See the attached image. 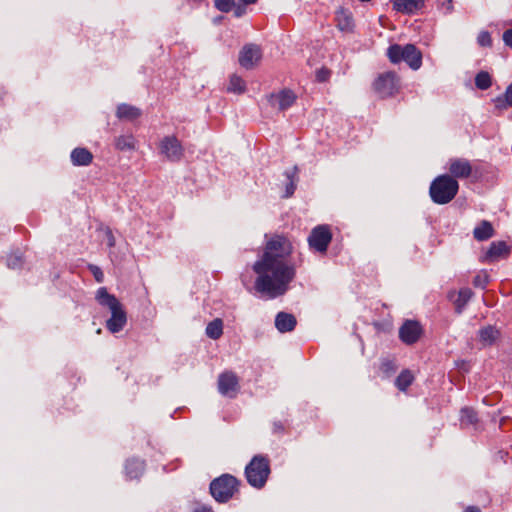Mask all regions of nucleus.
<instances>
[{
  "label": "nucleus",
  "mask_w": 512,
  "mask_h": 512,
  "mask_svg": "<svg viewBox=\"0 0 512 512\" xmlns=\"http://www.w3.org/2000/svg\"><path fill=\"white\" fill-rule=\"evenodd\" d=\"M459 184L456 179L448 174L436 177L429 188L432 201L436 204H447L457 195Z\"/></svg>",
  "instance_id": "nucleus-3"
},
{
  "label": "nucleus",
  "mask_w": 512,
  "mask_h": 512,
  "mask_svg": "<svg viewBox=\"0 0 512 512\" xmlns=\"http://www.w3.org/2000/svg\"><path fill=\"white\" fill-rule=\"evenodd\" d=\"M450 176L455 178H468L472 173V166L467 159L453 158L449 160L448 166Z\"/></svg>",
  "instance_id": "nucleus-14"
},
{
  "label": "nucleus",
  "mask_w": 512,
  "mask_h": 512,
  "mask_svg": "<svg viewBox=\"0 0 512 512\" xmlns=\"http://www.w3.org/2000/svg\"><path fill=\"white\" fill-rule=\"evenodd\" d=\"M335 20L340 31L349 33L354 29V21L351 12L340 8L336 12Z\"/></svg>",
  "instance_id": "nucleus-17"
},
{
  "label": "nucleus",
  "mask_w": 512,
  "mask_h": 512,
  "mask_svg": "<svg viewBox=\"0 0 512 512\" xmlns=\"http://www.w3.org/2000/svg\"><path fill=\"white\" fill-rule=\"evenodd\" d=\"M477 43L482 47H490L492 38L488 31H481L477 36Z\"/></svg>",
  "instance_id": "nucleus-34"
},
{
  "label": "nucleus",
  "mask_w": 512,
  "mask_h": 512,
  "mask_svg": "<svg viewBox=\"0 0 512 512\" xmlns=\"http://www.w3.org/2000/svg\"><path fill=\"white\" fill-rule=\"evenodd\" d=\"M195 512H213L211 508L208 507H201L199 509H196Z\"/></svg>",
  "instance_id": "nucleus-43"
},
{
  "label": "nucleus",
  "mask_w": 512,
  "mask_h": 512,
  "mask_svg": "<svg viewBox=\"0 0 512 512\" xmlns=\"http://www.w3.org/2000/svg\"><path fill=\"white\" fill-rule=\"evenodd\" d=\"M472 295L473 292L469 288H463L458 292L457 298L454 300L455 310L458 314L462 313Z\"/></svg>",
  "instance_id": "nucleus-24"
},
{
  "label": "nucleus",
  "mask_w": 512,
  "mask_h": 512,
  "mask_svg": "<svg viewBox=\"0 0 512 512\" xmlns=\"http://www.w3.org/2000/svg\"><path fill=\"white\" fill-rule=\"evenodd\" d=\"M205 332L210 339H219L223 334V321L220 318H216L209 322Z\"/></svg>",
  "instance_id": "nucleus-25"
},
{
  "label": "nucleus",
  "mask_w": 512,
  "mask_h": 512,
  "mask_svg": "<svg viewBox=\"0 0 512 512\" xmlns=\"http://www.w3.org/2000/svg\"><path fill=\"white\" fill-rule=\"evenodd\" d=\"M331 76V72L329 69L322 67L316 71V79L318 82H325Z\"/></svg>",
  "instance_id": "nucleus-36"
},
{
  "label": "nucleus",
  "mask_w": 512,
  "mask_h": 512,
  "mask_svg": "<svg viewBox=\"0 0 512 512\" xmlns=\"http://www.w3.org/2000/svg\"><path fill=\"white\" fill-rule=\"evenodd\" d=\"M296 100L295 94L291 90L284 89L278 93H272L268 96V102L272 108L284 111L291 107Z\"/></svg>",
  "instance_id": "nucleus-12"
},
{
  "label": "nucleus",
  "mask_w": 512,
  "mask_h": 512,
  "mask_svg": "<svg viewBox=\"0 0 512 512\" xmlns=\"http://www.w3.org/2000/svg\"><path fill=\"white\" fill-rule=\"evenodd\" d=\"M235 6L234 0H215V7L221 12H229Z\"/></svg>",
  "instance_id": "nucleus-33"
},
{
  "label": "nucleus",
  "mask_w": 512,
  "mask_h": 512,
  "mask_svg": "<svg viewBox=\"0 0 512 512\" xmlns=\"http://www.w3.org/2000/svg\"><path fill=\"white\" fill-rule=\"evenodd\" d=\"M495 107L499 110L512 107V84H510L503 95L494 99Z\"/></svg>",
  "instance_id": "nucleus-28"
},
{
  "label": "nucleus",
  "mask_w": 512,
  "mask_h": 512,
  "mask_svg": "<svg viewBox=\"0 0 512 512\" xmlns=\"http://www.w3.org/2000/svg\"><path fill=\"white\" fill-rule=\"evenodd\" d=\"M414 376L409 370H403L395 380V385L401 391H405L413 382Z\"/></svg>",
  "instance_id": "nucleus-29"
},
{
  "label": "nucleus",
  "mask_w": 512,
  "mask_h": 512,
  "mask_svg": "<svg viewBox=\"0 0 512 512\" xmlns=\"http://www.w3.org/2000/svg\"><path fill=\"white\" fill-rule=\"evenodd\" d=\"M387 56L392 63L396 64L404 61L413 70L419 69L422 64V54L413 44H406L404 46L399 44L391 45L387 49Z\"/></svg>",
  "instance_id": "nucleus-5"
},
{
  "label": "nucleus",
  "mask_w": 512,
  "mask_h": 512,
  "mask_svg": "<svg viewBox=\"0 0 512 512\" xmlns=\"http://www.w3.org/2000/svg\"><path fill=\"white\" fill-rule=\"evenodd\" d=\"M478 421L476 412L468 407L461 410L460 422L462 426L468 427L475 425Z\"/></svg>",
  "instance_id": "nucleus-30"
},
{
  "label": "nucleus",
  "mask_w": 512,
  "mask_h": 512,
  "mask_svg": "<svg viewBox=\"0 0 512 512\" xmlns=\"http://www.w3.org/2000/svg\"><path fill=\"white\" fill-rule=\"evenodd\" d=\"M245 89H246V85H245L244 80L241 77H239L237 75H232L230 77L229 85L227 88V90L229 92L241 94V93L245 92Z\"/></svg>",
  "instance_id": "nucleus-31"
},
{
  "label": "nucleus",
  "mask_w": 512,
  "mask_h": 512,
  "mask_svg": "<svg viewBox=\"0 0 512 512\" xmlns=\"http://www.w3.org/2000/svg\"><path fill=\"white\" fill-rule=\"evenodd\" d=\"M70 158L74 166H88L92 163L93 155L88 149L78 147L72 150Z\"/></svg>",
  "instance_id": "nucleus-19"
},
{
  "label": "nucleus",
  "mask_w": 512,
  "mask_h": 512,
  "mask_svg": "<svg viewBox=\"0 0 512 512\" xmlns=\"http://www.w3.org/2000/svg\"><path fill=\"white\" fill-rule=\"evenodd\" d=\"M487 283H488V276H487V274H479V275L474 277L473 284L476 287L485 288Z\"/></svg>",
  "instance_id": "nucleus-37"
},
{
  "label": "nucleus",
  "mask_w": 512,
  "mask_h": 512,
  "mask_svg": "<svg viewBox=\"0 0 512 512\" xmlns=\"http://www.w3.org/2000/svg\"><path fill=\"white\" fill-rule=\"evenodd\" d=\"M270 472V461L264 455H255L245 468L247 482L256 489L265 486Z\"/></svg>",
  "instance_id": "nucleus-4"
},
{
  "label": "nucleus",
  "mask_w": 512,
  "mask_h": 512,
  "mask_svg": "<svg viewBox=\"0 0 512 512\" xmlns=\"http://www.w3.org/2000/svg\"><path fill=\"white\" fill-rule=\"evenodd\" d=\"M390 366H391V363L389 361L387 362H384L382 364V369H384L385 371H387L388 369H390Z\"/></svg>",
  "instance_id": "nucleus-44"
},
{
  "label": "nucleus",
  "mask_w": 512,
  "mask_h": 512,
  "mask_svg": "<svg viewBox=\"0 0 512 512\" xmlns=\"http://www.w3.org/2000/svg\"><path fill=\"white\" fill-rule=\"evenodd\" d=\"M239 378L232 371H224L218 377V391L221 395L234 398L239 392Z\"/></svg>",
  "instance_id": "nucleus-10"
},
{
  "label": "nucleus",
  "mask_w": 512,
  "mask_h": 512,
  "mask_svg": "<svg viewBox=\"0 0 512 512\" xmlns=\"http://www.w3.org/2000/svg\"><path fill=\"white\" fill-rule=\"evenodd\" d=\"M97 302L107 307L111 312V317L106 321V327L111 333L121 331L127 323V315L119 300L112 294H109L105 287H100L95 296Z\"/></svg>",
  "instance_id": "nucleus-2"
},
{
  "label": "nucleus",
  "mask_w": 512,
  "mask_h": 512,
  "mask_svg": "<svg viewBox=\"0 0 512 512\" xmlns=\"http://www.w3.org/2000/svg\"><path fill=\"white\" fill-rule=\"evenodd\" d=\"M104 233L108 247H114L116 241L111 229L107 228Z\"/></svg>",
  "instance_id": "nucleus-39"
},
{
  "label": "nucleus",
  "mask_w": 512,
  "mask_h": 512,
  "mask_svg": "<svg viewBox=\"0 0 512 512\" xmlns=\"http://www.w3.org/2000/svg\"><path fill=\"white\" fill-rule=\"evenodd\" d=\"M141 115V110L135 106L128 104H120L117 107L116 116L119 119L132 121Z\"/></svg>",
  "instance_id": "nucleus-21"
},
{
  "label": "nucleus",
  "mask_w": 512,
  "mask_h": 512,
  "mask_svg": "<svg viewBox=\"0 0 512 512\" xmlns=\"http://www.w3.org/2000/svg\"><path fill=\"white\" fill-rule=\"evenodd\" d=\"M289 254L285 238L276 236L267 242L262 257L253 265L257 292L271 299L286 293L296 274L295 266L287 261Z\"/></svg>",
  "instance_id": "nucleus-1"
},
{
  "label": "nucleus",
  "mask_w": 512,
  "mask_h": 512,
  "mask_svg": "<svg viewBox=\"0 0 512 512\" xmlns=\"http://www.w3.org/2000/svg\"><path fill=\"white\" fill-rule=\"evenodd\" d=\"M491 77L488 72L481 71L475 77V85L481 90H486L491 86Z\"/></svg>",
  "instance_id": "nucleus-32"
},
{
  "label": "nucleus",
  "mask_w": 512,
  "mask_h": 512,
  "mask_svg": "<svg viewBox=\"0 0 512 512\" xmlns=\"http://www.w3.org/2000/svg\"><path fill=\"white\" fill-rule=\"evenodd\" d=\"M238 480L230 475L223 474L210 484V492L218 502H227L238 489Z\"/></svg>",
  "instance_id": "nucleus-6"
},
{
  "label": "nucleus",
  "mask_w": 512,
  "mask_h": 512,
  "mask_svg": "<svg viewBox=\"0 0 512 512\" xmlns=\"http://www.w3.org/2000/svg\"><path fill=\"white\" fill-rule=\"evenodd\" d=\"M503 41L508 47L512 48V28L503 33Z\"/></svg>",
  "instance_id": "nucleus-40"
},
{
  "label": "nucleus",
  "mask_w": 512,
  "mask_h": 512,
  "mask_svg": "<svg viewBox=\"0 0 512 512\" xmlns=\"http://www.w3.org/2000/svg\"><path fill=\"white\" fill-rule=\"evenodd\" d=\"M90 270H91V272L93 273V275H94V277H95V280H96L98 283L103 282V280H104V274H103L102 270H101L98 266L91 265V266H90Z\"/></svg>",
  "instance_id": "nucleus-38"
},
{
  "label": "nucleus",
  "mask_w": 512,
  "mask_h": 512,
  "mask_svg": "<svg viewBox=\"0 0 512 512\" xmlns=\"http://www.w3.org/2000/svg\"><path fill=\"white\" fill-rule=\"evenodd\" d=\"M331 239L332 235L328 226L319 225L312 230L308 242L312 249L323 253L326 252Z\"/></svg>",
  "instance_id": "nucleus-9"
},
{
  "label": "nucleus",
  "mask_w": 512,
  "mask_h": 512,
  "mask_svg": "<svg viewBox=\"0 0 512 512\" xmlns=\"http://www.w3.org/2000/svg\"><path fill=\"white\" fill-rule=\"evenodd\" d=\"M424 5V0H393V8L405 14H413Z\"/></svg>",
  "instance_id": "nucleus-18"
},
{
  "label": "nucleus",
  "mask_w": 512,
  "mask_h": 512,
  "mask_svg": "<svg viewBox=\"0 0 512 512\" xmlns=\"http://www.w3.org/2000/svg\"><path fill=\"white\" fill-rule=\"evenodd\" d=\"M296 318L294 315L286 312H279L275 318V326L281 333L292 331L296 326Z\"/></svg>",
  "instance_id": "nucleus-16"
},
{
  "label": "nucleus",
  "mask_w": 512,
  "mask_h": 512,
  "mask_svg": "<svg viewBox=\"0 0 512 512\" xmlns=\"http://www.w3.org/2000/svg\"><path fill=\"white\" fill-rule=\"evenodd\" d=\"M373 87L382 98L392 96L398 91V78L393 72L383 73L374 81Z\"/></svg>",
  "instance_id": "nucleus-8"
},
{
  "label": "nucleus",
  "mask_w": 512,
  "mask_h": 512,
  "mask_svg": "<svg viewBox=\"0 0 512 512\" xmlns=\"http://www.w3.org/2000/svg\"><path fill=\"white\" fill-rule=\"evenodd\" d=\"M509 247L504 241H495L490 244L489 249L486 252L485 260L488 262L497 261L500 258H506L509 256Z\"/></svg>",
  "instance_id": "nucleus-15"
},
{
  "label": "nucleus",
  "mask_w": 512,
  "mask_h": 512,
  "mask_svg": "<svg viewBox=\"0 0 512 512\" xmlns=\"http://www.w3.org/2000/svg\"><path fill=\"white\" fill-rule=\"evenodd\" d=\"M159 151L170 162H179L184 156V147L174 135L165 136L160 141Z\"/></svg>",
  "instance_id": "nucleus-7"
},
{
  "label": "nucleus",
  "mask_w": 512,
  "mask_h": 512,
  "mask_svg": "<svg viewBox=\"0 0 512 512\" xmlns=\"http://www.w3.org/2000/svg\"><path fill=\"white\" fill-rule=\"evenodd\" d=\"M464 512H481L478 507L470 506Z\"/></svg>",
  "instance_id": "nucleus-42"
},
{
  "label": "nucleus",
  "mask_w": 512,
  "mask_h": 512,
  "mask_svg": "<svg viewBox=\"0 0 512 512\" xmlns=\"http://www.w3.org/2000/svg\"><path fill=\"white\" fill-rule=\"evenodd\" d=\"M136 140L133 135H121L115 139V147L120 151L135 149Z\"/></svg>",
  "instance_id": "nucleus-27"
},
{
  "label": "nucleus",
  "mask_w": 512,
  "mask_h": 512,
  "mask_svg": "<svg viewBox=\"0 0 512 512\" xmlns=\"http://www.w3.org/2000/svg\"><path fill=\"white\" fill-rule=\"evenodd\" d=\"M257 0H242V2L246 5H249V4H253L255 3Z\"/></svg>",
  "instance_id": "nucleus-45"
},
{
  "label": "nucleus",
  "mask_w": 512,
  "mask_h": 512,
  "mask_svg": "<svg viewBox=\"0 0 512 512\" xmlns=\"http://www.w3.org/2000/svg\"><path fill=\"white\" fill-rule=\"evenodd\" d=\"M246 12L245 7L242 6H236L234 9V15L235 17H241Z\"/></svg>",
  "instance_id": "nucleus-41"
},
{
  "label": "nucleus",
  "mask_w": 512,
  "mask_h": 512,
  "mask_svg": "<svg viewBox=\"0 0 512 512\" xmlns=\"http://www.w3.org/2000/svg\"><path fill=\"white\" fill-rule=\"evenodd\" d=\"M22 264L23 260L20 254H11L7 259V266L11 269L20 268Z\"/></svg>",
  "instance_id": "nucleus-35"
},
{
  "label": "nucleus",
  "mask_w": 512,
  "mask_h": 512,
  "mask_svg": "<svg viewBox=\"0 0 512 512\" xmlns=\"http://www.w3.org/2000/svg\"><path fill=\"white\" fill-rule=\"evenodd\" d=\"M262 59L261 48L256 44H246L239 52V64L245 69H253Z\"/></svg>",
  "instance_id": "nucleus-11"
},
{
  "label": "nucleus",
  "mask_w": 512,
  "mask_h": 512,
  "mask_svg": "<svg viewBox=\"0 0 512 512\" xmlns=\"http://www.w3.org/2000/svg\"><path fill=\"white\" fill-rule=\"evenodd\" d=\"M297 173L298 168L296 166L290 170L285 171L284 175L286 176L287 182L285 184V193L283 195L284 198H289L294 194L298 181Z\"/></svg>",
  "instance_id": "nucleus-23"
},
{
  "label": "nucleus",
  "mask_w": 512,
  "mask_h": 512,
  "mask_svg": "<svg viewBox=\"0 0 512 512\" xmlns=\"http://www.w3.org/2000/svg\"><path fill=\"white\" fill-rule=\"evenodd\" d=\"M479 339L483 345L488 346L496 342L500 336V332L494 326H486L479 330Z\"/></svg>",
  "instance_id": "nucleus-22"
},
{
  "label": "nucleus",
  "mask_w": 512,
  "mask_h": 512,
  "mask_svg": "<svg viewBox=\"0 0 512 512\" xmlns=\"http://www.w3.org/2000/svg\"><path fill=\"white\" fill-rule=\"evenodd\" d=\"M144 471V462L132 459L127 461L126 464V474L130 479H136L138 478L142 472Z\"/></svg>",
  "instance_id": "nucleus-26"
},
{
  "label": "nucleus",
  "mask_w": 512,
  "mask_h": 512,
  "mask_svg": "<svg viewBox=\"0 0 512 512\" xmlns=\"http://www.w3.org/2000/svg\"><path fill=\"white\" fill-rule=\"evenodd\" d=\"M494 235V229L489 221L483 220L473 230V236L478 241H485Z\"/></svg>",
  "instance_id": "nucleus-20"
},
{
  "label": "nucleus",
  "mask_w": 512,
  "mask_h": 512,
  "mask_svg": "<svg viewBox=\"0 0 512 512\" xmlns=\"http://www.w3.org/2000/svg\"><path fill=\"white\" fill-rule=\"evenodd\" d=\"M422 329L417 321L407 320L399 329V338L405 344L411 345L418 341Z\"/></svg>",
  "instance_id": "nucleus-13"
}]
</instances>
